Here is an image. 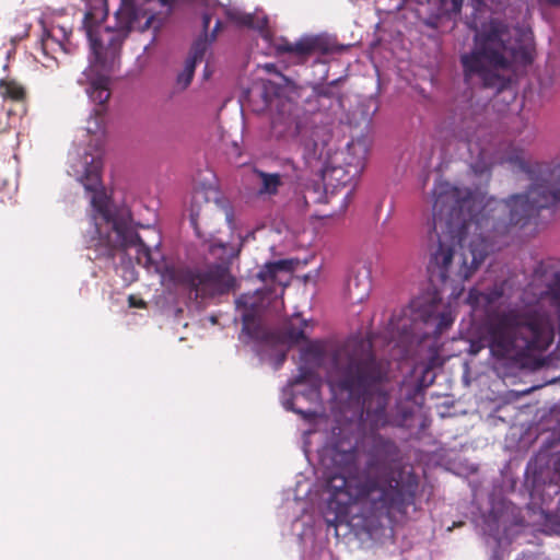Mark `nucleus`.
Here are the masks:
<instances>
[{
  "instance_id": "1",
  "label": "nucleus",
  "mask_w": 560,
  "mask_h": 560,
  "mask_svg": "<svg viewBox=\"0 0 560 560\" xmlns=\"http://www.w3.org/2000/svg\"><path fill=\"white\" fill-rule=\"evenodd\" d=\"M532 182L526 192L506 200L490 199L482 205L479 191L443 182V284L456 301L468 280L487 256L500 246L495 237L510 225L537 223L542 210L560 202V164L552 167L530 164L515 155L506 160Z\"/></svg>"
},
{
  "instance_id": "2",
  "label": "nucleus",
  "mask_w": 560,
  "mask_h": 560,
  "mask_svg": "<svg viewBox=\"0 0 560 560\" xmlns=\"http://www.w3.org/2000/svg\"><path fill=\"white\" fill-rule=\"evenodd\" d=\"M529 289L535 304L495 305L504 295V284L487 292L469 290L466 302L474 312L482 308L479 339L471 340L470 352L488 348L492 359L502 365L518 366L546 351L558 335L560 347V271L539 266Z\"/></svg>"
},
{
  "instance_id": "3",
  "label": "nucleus",
  "mask_w": 560,
  "mask_h": 560,
  "mask_svg": "<svg viewBox=\"0 0 560 560\" xmlns=\"http://www.w3.org/2000/svg\"><path fill=\"white\" fill-rule=\"evenodd\" d=\"M361 434L354 424L337 425L323 447V458L338 469L326 482L327 508L334 520L360 516L368 526L392 524L413 503L418 480L410 472L389 469L369 459L359 470Z\"/></svg>"
},
{
  "instance_id": "4",
  "label": "nucleus",
  "mask_w": 560,
  "mask_h": 560,
  "mask_svg": "<svg viewBox=\"0 0 560 560\" xmlns=\"http://www.w3.org/2000/svg\"><path fill=\"white\" fill-rule=\"evenodd\" d=\"M331 353L334 373L330 376L332 388L348 393L350 398L362 400L366 419L377 429L387 423V393L381 387L386 376L383 363L376 361L369 338L352 336L334 347L326 341L310 342L301 350L299 375L283 388L281 404L284 409L299 413L310 423L318 425L325 420L315 410L304 405H316L320 400L322 378L316 370L326 354Z\"/></svg>"
},
{
  "instance_id": "5",
  "label": "nucleus",
  "mask_w": 560,
  "mask_h": 560,
  "mask_svg": "<svg viewBox=\"0 0 560 560\" xmlns=\"http://www.w3.org/2000/svg\"><path fill=\"white\" fill-rule=\"evenodd\" d=\"M86 135L92 136L89 143L74 142L69 152L68 174L85 188L90 198V228L85 232L88 247L96 256H108L116 246L139 245L133 231L132 218L126 205L115 203L103 190L101 170L103 152L101 139L105 133V115L103 108H95L89 116Z\"/></svg>"
},
{
  "instance_id": "6",
  "label": "nucleus",
  "mask_w": 560,
  "mask_h": 560,
  "mask_svg": "<svg viewBox=\"0 0 560 560\" xmlns=\"http://www.w3.org/2000/svg\"><path fill=\"white\" fill-rule=\"evenodd\" d=\"M474 9L471 27L475 30V46L471 52L460 58L465 80L470 84L501 91L508 84L503 71L514 60L517 45L512 30L503 22L482 19L491 11L494 0H470ZM436 7V15L443 16L459 12L463 0H429Z\"/></svg>"
},
{
  "instance_id": "7",
  "label": "nucleus",
  "mask_w": 560,
  "mask_h": 560,
  "mask_svg": "<svg viewBox=\"0 0 560 560\" xmlns=\"http://www.w3.org/2000/svg\"><path fill=\"white\" fill-rule=\"evenodd\" d=\"M289 271L290 264L288 260L265 264L257 277L266 284V288L257 289L254 293L242 294L235 301L243 322L242 336L261 340L264 347L267 348L262 350V358L268 357L276 370L284 362L289 347L305 339V329L308 326V323L303 320V327H290L283 336H280L267 331L261 325L260 314L262 310L272 303H278V299L283 294L284 287L289 283Z\"/></svg>"
},
{
  "instance_id": "8",
  "label": "nucleus",
  "mask_w": 560,
  "mask_h": 560,
  "mask_svg": "<svg viewBox=\"0 0 560 560\" xmlns=\"http://www.w3.org/2000/svg\"><path fill=\"white\" fill-rule=\"evenodd\" d=\"M133 231L136 230L133 229ZM135 233L139 240V245L116 246L113 248V253L105 257L110 258L118 250L135 249L138 264L149 270L153 269L161 272L164 282H172L175 287L183 288L188 291L189 298L195 300L224 294L235 288L236 279L231 275L228 264L238 254L237 248L213 241L209 244L208 249L213 259L220 260L219 264L209 266L203 270L179 269L167 267L158 261L160 253L158 250L152 252L138 233Z\"/></svg>"
},
{
  "instance_id": "9",
  "label": "nucleus",
  "mask_w": 560,
  "mask_h": 560,
  "mask_svg": "<svg viewBox=\"0 0 560 560\" xmlns=\"http://www.w3.org/2000/svg\"><path fill=\"white\" fill-rule=\"evenodd\" d=\"M271 130L277 139L299 145L307 164L326 159L323 168L326 188L337 189L352 185L360 176L359 164H352L348 168L342 163L335 162V155L327 149L331 139L329 130L326 127L305 124L291 102L282 103L272 116Z\"/></svg>"
},
{
  "instance_id": "10",
  "label": "nucleus",
  "mask_w": 560,
  "mask_h": 560,
  "mask_svg": "<svg viewBox=\"0 0 560 560\" xmlns=\"http://www.w3.org/2000/svg\"><path fill=\"white\" fill-rule=\"evenodd\" d=\"M527 481L532 480L530 499L547 505L560 493V452L540 451L527 465Z\"/></svg>"
},
{
  "instance_id": "11",
  "label": "nucleus",
  "mask_w": 560,
  "mask_h": 560,
  "mask_svg": "<svg viewBox=\"0 0 560 560\" xmlns=\"http://www.w3.org/2000/svg\"><path fill=\"white\" fill-rule=\"evenodd\" d=\"M485 135V128L478 126L476 121L464 120L455 128L453 137L458 145L466 148L472 172L476 175L488 177L493 161L482 141Z\"/></svg>"
},
{
  "instance_id": "12",
  "label": "nucleus",
  "mask_w": 560,
  "mask_h": 560,
  "mask_svg": "<svg viewBox=\"0 0 560 560\" xmlns=\"http://www.w3.org/2000/svg\"><path fill=\"white\" fill-rule=\"evenodd\" d=\"M420 317L425 327L423 334L425 336L433 335L434 337H439L447 330L455 319V315L451 306L440 311L439 305L436 304L425 307L420 313Z\"/></svg>"
},
{
  "instance_id": "13",
  "label": "nucleus",
  "mask_w": 560,
  "mask_h": 560,
  "mask_svg": "<svg viewBox=\"0 0 560 560\" xmlns=\"http://www.w3.org/2000/svg\"><path fill=\"white\" fill-rule=\"evenodd\" d=\"M368 152L369 141L365 137H360L352 139L343 150L336 151L332 154L335 155V162H340L348 168H350V165L357 164L355 162L358 161L361 174L365 165Z\"/></svg>"
},
{
  "instance_id": "14",
  "label": "nucleus",
  "mask_w": 560,
  "mask_h": 560,
  "mask_svg": "<svg viewBox=\"0 0 560 560\" xmlns=\"http://www.w3.org/2000/svg\"><path fill=\"white\" fill-rule=\"evenodd\" d=\"M69 33L65 26L56 25L50 30L45 31L42 43H40V52L44 59H38L45 67H49L48 60L49 49H54V46H58L59 49L65 50L63 42L68 39ZM55 59L51 57V60Z\"/></svg>"
},
{
  "instance_id": "15",
  "label": "nucleus",
  "mask_w": 560,
  "mask_h": 560,
  "mask_svg": "<svg viewBox=\"0 0 560 560\" xmlns=\"http://www.w3.org/2000/svg\"><path fill=\"white\" fill-rule=\"evenodd\" d=\"M371 289L370 277L366 272H358L350 277L347 283L348 298L352 303L363 302Z\"/></svg>"
},
{
  "instance_id": "16",
  "label": "nucleus",
  "mask_w": 560,
  "mask_h": 560,
  "mask_svg": "<svg viewBox=\"0 0 560 560\" xmlns=\"http://www.w3.org/2000/svg\"><path fill=\"white\" fill-rule=\"evenodd\" d=\"M260 178L261 186L258 189L259 195H276L282 186V177L277 173H266L262 171L256 172Z\"/></svg>"
},
{
  "instance_id": "17",
  "label": "nucleus",
  "mask_w": 560,
  "mask_h": 560,
  "mask_svg": "<svg viewBox=\"0 0 560 560\" xmlns=\"http://www.w3.org/2000/svg\"><path fill=\"white\" fill-rule=\"evenodd\" d=\"M0 94L4 98L21 101L24 97V88L14 79L9 77L0 79Z\"/></svg>"
},
{
  "instance_id": "18",
  "label": "nucleus",
  "mask_w": 560,
  "mask_h": 560,
  "mask_svg": "<svg viewBox=\"0 0 560 560\" xmlns=\"http://www.w3.org/2000/svg\"><path fill=\"white\" fill-rule=\"evenodd\" d=\"M196 66L194 60H186L184 69L177 74L176 84L180 90H185L191 82Z\"/></svg>"
},
{
  "instance_id": "19",
  "label": "nucleus",
  "mask_w": 560,
  "mask_h": 560,
  "mask_svg": "<svg viewBox=\"0 0 560 560\" xmlns=\"http://www.w3.org/2000/svg\"><path fill=\"white\" fill-rule=\"evenodd\" d=\"M208 40L207 38H200L198 39L192 48H191V52H190V56L187 58V60H194V65L196 66L197 62L201 61L207 49H208Z\"/></svg>"
},
{
  "instance_id": "20",
  "label": "nucleus",
  "mask_w": 560,
  "mask_h": 560,
  "mask_svg": "<svg viewBox=\"0 0 560 560\" xmlns=\"http://www.w3.org/2000/svg\"><path fill=\"white\" fill-rule=\"evenodd\" d=\"M11 112L8 110L3 115L0 116V132L5 131L9 128V118H10Z\"/></svg>"
},
{
  "instance_id": "21",
  "label": "nucleus",
  "mask_w": 560,
  "mask_h": 560,
  "mask_svg": "<svg viewBox=\"0 0 560 560\" xmlns=\"http://www.w3.org/2000/svg\"><path fill=\"white\" fill-rule=\"evenodd\" d=\"M417 326H418V322H417V319H415L413 325H412L409 329H407V326L404 324V325L401 326V328H402V332H404L405 335H413Z\"/></svg>"
},
{
  "instance_id": "22",
  "label": "nucleus",
  "mask_w": 560,
  "mask_h": 560,
  "mask_svg": "<svg viewBox=\"0 0 560 560\" xmlns=\"http://www.w3.org/2000/svg\"><path fill=\"white\" fill-rule=\"evenodd\" d=\"M541 5H559L560 0H538Z\"/></svg>"
},
{
  "instance_id": "23",
  "label": "nucleus",
  "mask_w": 560,
  "mask_h": 560,
  "mask_svg": "<svg viewBox=\"0 0 560 560\" xmlns=\"http://www.w3.org/2000/svg\"><path fill=\"white\" fill-rule=\"evenodd\" d=\"M264 88H265L264 96H265V97H267V90H268V89H267V84H266V83L264 84ZM273 102H275V101H273V100H271V98H270V100H268V98H266V100H265V103H266V105H267V106H272V105H273Z\"/></svg>"
},
{
  "instance_id": "24",
  "label": "nucleus",
  "mask_w": 560,
  "mask_h": 560,
  "mask_svg": "<svg viewBox=\"0 0 560 560\" xmlns=\"http://www.w3.org/2000/svg\"><path fill=\"white\" fill-rule=\"evenodd\" d=\"M262 68L267 71V72H272L276 70V66L273 63H266L262 66Z\"/></svg>"
},
{
  "instance_id": "25",
  "label": "nucleus",
  "mask_w": 560,
  "mask_h": 560,
  "mask_svg": "<svg viewBox=\"0 0 560 560\" xmlns=\"http://www.w3.org/2000/svg\"><path fill=\"white\" fill-rule=\"evenodd\" d=\"M351 192H352V190L350 189V190H348V191L346 192V195L343 196V198H342L343 207H346V206H347V202H348V200H349V198H350V196H351Z\"/></svg>"
},
{
  "instance_id": "26",
  "label": "nucleus",
  "mask_w": 560,
  "mask_h": 560,
  "mask_svg": "<svg viewBox=\"0 0 560 560\" xmlns=\"http://www.w3.org/2000/svg\"><path fill=\"white\" fill-rule=\"evenodd\" d=\"M129 302H130L131 306H138V304H136V302H135V298L133 296L129 298ZM142 305H143V302H140L139 306H142Z\"/></svg>"
},
{
  "instance_id": "27",
  "label": "nucleus",
  "mask_w": 560,
  "mask_h": 560,
  "mask_svg": "<svg viewBox=\"0 0 560 560\" xmlns=\"http://www.w3.org/2000/svg\"><path fill=\"white\" fill-rule=\"evenodd\" d=\"M221 26V21L220 20H217L215 22V26H214V30H213V36L215 35V33L219 31Z\"/></svg>"
},
{
  "instance_id": "28",
  "label": "nucleus",
  "mask_w": 560,
  "mask_h": 560,
  "mask_svg": "<svg viewBox=\"0 0 560 560\" xmlns=\"http://www.w3.org/2000/svg\"><path fill=\"white\" fill-rule=\"evenodd\" d=\"M190 217H191V221H192V222H195L196 218L198 217V212H197V211H195V209H194V208L191 209Z\"/></svg>"
},
{
  "instance_id": "29",
  "label": "nucleus",
  "mask_w": 560,
  "mask_h": 560,
  "mask_svg": "<svg viewBox=\"0 0 560 560\" xmlns=\"http://www.w3.org/2000/svg\"><path fill=\"white\" fill-rule=\"evenodd\" d=\"M489 535H490V536H492V537H494L495 539H499V537H498V530H495V532H494V530H492V529H491V530L489 532Z\"/></svg>"
},
{
  "instance_id": "30",
  "label": "nucleus",
  "mask_w": 560,
  "mask_h": 560,
  "mask_svg": "<svg viewBox=\"0 0 560 560\" xmlns=\"http://www.w3.org/2000/svg\"><path fill=\"white\" fill-rule=\"evenodd\" d=\"M515 560H532V559L526 556H521V557L516 558Z\"/></svg>"
},
{
  "instance_id": "31",
  "label": "nucleus",
  "mask_w": 560,
  "mask_h": 560,
  "mask_svg": "<svg viewBox=\"0 0 560 560\" xmlns=\"http://www.w3.org/2000/svg\"><path fill=\"white\" fill-rule=\"evenodd\" d=\"M315 431H316L315 429L314 430H307V431H305L304 435H308V434H311V433H313Z\"/></svg>"
},
{
  "instance_id": "32",
  "label": "nucleus",
  "mask_w": 560,
  "mask_h": 560,
  "mask_svg": "<svg viewBox=\"0 0 560 560\" xmlns=\"http://www.w3.org/2000/svg\"><path fill=\"white\" fill-rule=\"evenodd\" d=\"M129 273H130V280H131V281H132V280H135V273H133V271L131 270Z\"/></svg>"
}]
</instances>
